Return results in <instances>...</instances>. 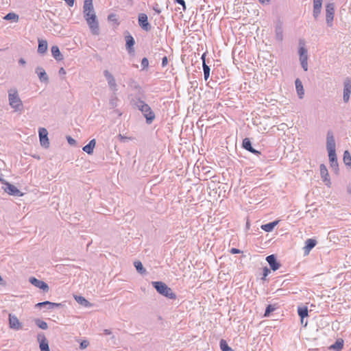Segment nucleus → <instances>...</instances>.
<instances>
[{
  "label": "nucleus",
  "mask_w": 351,
  "mask_h": 351,
  "mask_svg": "<svg viewBox=\"0 0 351 351\" xmlns=\"http://www.w3.org/2000/svg\"><path fill=\"white\" fill-rule=\"evenodd\" d=\"M83 14L92 34L98 35L99 33V22L94 10L93 0H84Z\"/></svg>",
  "instance_id": "nucleus-1"
},
{
  "label": "nucleus",
  "mask_w": 351,
  "mask_h": 351,
  "mask_svg": "<svg viewBox=\"0 0 351 351\" xmlns=\"http://www.w3.org/2000/svg\"><path fill=\"white\" fill-rule=\"evenodd\" d=\"M326 149L328 152L330 165L335 173L339 171V165L336 155V143L333 133L331 131L327 132Z\"/></svg>",
  "instance_id": "nucleus-2"
},
{
  "label": "nucleus",
  "mask_w": 351,
  "mask_h": 351,
  "mask_svg": "<svg viewBox=\"0 0 351 351\" xmlns=\"http://www.w3.org/2000/svg\"><path fill=\"white\" fill-rule=\"evenodd\" d=\"M131 104L142 112L147 124H151L153 122L155 119V114L150 106L143 100L141 98H134L132 99Z\"/></svg>",
  "instance_id": "nucleus-3"
},
{
  "label": "nucleus",
  "mask_w": 351,
  "mask_h": 351,
  "mask_svg": "<svg viewBox=\"0 0 351 351\" xmlns=\"http://www.w3.org/2000/svg\"><path fill=\"white\" fill-rule=\"evenodd\" d=\"M152 285L157 292L162 295L171 300L176 299V294L173 292L171 289L169 288L165 282L161 281H153L152 282Z\"/></svg>",
  "instance_id": "nucleus-4"
},
{
  "label": "nucleus",
  "mask_w": 351,
  "mask_h": 351,
  "mask_svg": "<svg viewBox=\"0 0 351 351\" xmlns=\"http://www.w3.org/2000/svg\"><path fill=\"white\" fill-rule=\"evenodd\" d=\"M8 100L9 104L14 111H21L23 109V102L19 97L16 89H10L8 90Z\"/></svg>",
  "instance_id": "nucleus-5"
},
{
  "label": "nucleus",
  "mask_w": 351,
  "mask_h": 351,
  "mask_svg": "<svg viewBox=\"0 0 351 351\" xmlns=\"http://www.w3.org/2000/svg\"><path fill=\"white\" fill-rule=\"evenodd\" d=\"M326 22L328 27L333 25L335 16V5L333 3H328L326 5Z\"/></svg>",
  "instance_id": "nucleus-6"
},
{
  "label": "nucleus",
  "mask_w": 351,
  "mask_h": 351,
  "mask_svg": "<svg viewBox=\"0 0 351 351\" xmlns=\"http://www.w3.org/2000/svg\"><path fill=\"white\" fill-rule=\"evenodd\" d=\"M104 75L107 81L108 86L110 88V90L113 92H117L118 85L117 84L116 80L113 75L108 70L104 71Z\"/></svg>",
  "instance_id": "nucleus-7"
},
{
  "label": "nucleus",
  "mask_w": 351,
  "mask_h": 351,
  "mask_svg": "<svg viewBox=\"0 0 351 351\" xmlns=\"http://www.w3.org/2000/svg\"><path fill=\"white\" fill-rule=\"evenodd\" d=\"M138 22L139 26L146 32H149L152 29L150 23L148 22L147 16L145 13H141L138 16Z\"/></svg>",
  "instance_id": "nucleus-8"
},
{
  "label": "nucleus",
  "mask_w": 351,
  "mask_h": 351,
  "mask_svg": "<svg viewBox=\"0 0 351 351\" xmlns=\"http://www.w3.org/2000/svg\"><path fill=\"white\" fill-rule=\"evenodd\" d=\"M4 184V191L9 195L17 197H21L23 195V193L21 192V191L18 189L17 187H16L14 185L8 182H5Z\"/></svg>",
  "instance_id": "nucleus-9"
},
{
  "label": "nucleus",
  "mask_w": 351,
  "mask_h": 351,
  "mask_svg": "<svg viewBox=\"0 0 351 351\" xmlns=\"http://www.w3.org/2000/svg\"><path fill=\"white\" fill-rule=\"evenodd\" d=\"M40 143V145L44 147H48L49 145V138H48V132L47 129L44 128H39L38 130Z\"/></svg>",
  "instance_id": "nucleus-10"
},
{
  "label": "nucleus",
  "mask_w": 351,
  "mask_h": 351,
  "mask_svg": "<svg viewBox=\"0 0 351 351\" xmlns=\"http://www.w3.org/2000/svg\"><path fill=\"white\" fill-rule=\"evenodd\" d=\"M351 93V81L349 78H346L343 82V99L345 103H348L350 99Z\"/></svg>",
  "instance_id": "nucleus-11"
},
{
  "label": "nucleus",
  "mask_w": 351,
  "mask_h": 351,
  "mask_svg": "<svg viewBox=\"0 0 351 351\" xmlns=\"http://www.w3.org/2000/svg\"><path fill=\"white\" fill-rule=\"evenodd\" d=\"M29 280L32 285L39 288L45 292H47L49 289L48 285L45 282L38 280L35 277H31Z\"/></svg>",
  "instance_id": "nucleus-12"
},
{
  "label": "nucleus",
  "mask_w": 351,
  "mask_h": 351,
  "mask_svg": "<svg viewBox=\"0 0 351 351\" xmlns=\"http://www.w3.org/2000/svg\"><path fill=\"white\" fill-rule=\"evenodd\" d=\"M323 0H313V16L315 20H317L322 11Z\"/></svg>",
  "instance_id": "nucleus-13"
},
{
  "label": "nucleus",
  "mask_w": 351,
  "mask_h": 351,
  "mask_svg": "<svg viewBox=\"0 0 351 351\" xmlns=\"http://www.w3.org/2000/svg\"><path fill=\"white\" fill-rule=\"evenodd\" d=\"M38 341L40 343V351H50L48 341L44 334L38 335Z\"/></svg>",
  "instance_id": "nucleus-14"
},
{
  "label": "nucleus",
  "mask_w": 351,
  "mask_h": 351,
  "mask_svg": "<svg viewBox=\"0 0 351 351\" xmlns=\"http://www.w3.org/2000/svg\"><path fill=\"white\" fill-rule=\"evenodd\" d=\"M266 261L273 271H276L279 269L280 264L277 261L276 257L274 254L267 256L266 257Z\"/></svg>",
  "instance_id": "nucleus-15"
},
{
  "label": "nucleus",
  "mask_w": 351,
  "mask_h": 351,
  "mask_svg": "<svg viewBox=\"0 0 351 351\" xmlns=\"http://www.w3.org/2000/svg\"><path fill=\"white\" fill-rule=\"evenodd\" d=\"M9 324L10 327L14 330H20L22 328L17 317L12 314L9 315Z\"/></svg>",
  "instance_id": "nucleus-16"
},
{
  "label": "nucleus",
  "mask_w": 351,
  "mask_h": 351,
  "mask_svg": "<svg viewBox=\"0 0 351 351\" xmlns=\"http://www.w3.org/2000/svg\"><path fill=\"white\" fill-rule=\"evenodd\" d=\"M35 72L38 75L39 80L41 82H43L45 84H47L49 82L48 75L43 67H40V66L36 67Z\"/></svg>",
  "instance_id": "nucleus-17"
},
{
  "label": "nucleus",
  "mask_w": 351,
  "mask_h": 351,
  "mask_svg": "<svg viewBox=\"0 0 351 351\" xmlns=\"http://www.w3.org/2000/svg\"><path fill=\"white\" fill-rule=\"evenodd\" d=\"M62 304L60 303H55V302H51L49 301H45V302H39V303L36 304V307L45 308L47 310H51L56 307H59Z\"/></svg>",
  "instance_id": "nucleus-18"
},
{
  "label": "nucleus",
  "mask_w": 351,
  "mask_h": 351,
  "mask_svg": "<svg viewBox=\"0 0 351 351\" xmlns=\"http://www.w3.org/2000/svg\"><path fill=\"white\" fill-rule=\"evenodd\" d=\"M125 43H126L125 47H126V49L128 50V53H134V49L133 47L135 44V40H134V38L130 34H128V36H125Z\"/></svg>",
  "instance_id": "nucleus-19"
},
{
  "label": "nucleus",
  "mask_w": 351,
  "mask_h": 351,
  "mask_svg": "<svg viewBox=\"0 0 351 351\" xmlns=\"http://www.w3.org/2000/svg\"><path fill=\"white\" fill-rule=\"evenodd\" d=\"M317 241L313 239H308L305 241V246L304 247V254L307 255L310 251L316 245Z\"/></svg>",
  "instance_id": "nucleus-20"
},
{
  "label": "nucleus",
  "mask_w": 351,
  "mask_h": 351,
  "mask_svg": "<svg viewBox=\"0 0 351 351\" xmlns=\"http://www.w3.org/2000/svg\"><path fill=\"white\" fill-rule=\"evenodd\" d=\"M275 34L276 39L279 42H282L283 40V29L280 22H278L275 25Z\"/></svg>",
  "instance_id": "nucleus-21"
},
{
  "label": "nucleus",
  "mask_w": 351,
  "mask_h": 351,
  "mask_svg": "<svg viewBox=\"0 0 351 351\" xmlns=\"http://www.w3.org/2000/svg\"><path fill=\"white\" fill-rule=\"evenodd\" d=\"M299 44H300V47L298 49V53L300 56V60H303L304 58V60L308 59L307 50L304 47V41L300 40Z\"/></svg>",
  "instance_id": "nucleus-22"
},
{
  "label": "nucleus",
  "mask_w": 351,
  "mask_h": 351,
  "mask_svg": "<svg viewBox=\"0 0 351 351\" xmlns=\"http://www.w3.org/2000/svg\"><path fill=\"white\" fill-rule=\"evenodd\" d=\"M52 56L58 61L62 60L64 58L63 55L61 53L59 47L57 45H53L51 49Z\"/></svg>",
  "instance_id": "nucleus-23"
},
{
  "label": "nucleus",
  "mask_w": 351,
  "mask_h": 351,
  "mask_svg": "<svg viewBox=\"0 0 351 351\" xmlns=\"http://www.w3.org/2000/svg\"><path fill=\"white\" fill-rule=\"evenodd\" d=\"M298 314L301 319V324H303L304 318L308 316V311L307 306H298Z\"/></svg>",
  "instance_id": "nucleus-24"
},
{
  "label": "nucleus",
  "mask_w": 351,
  "mask_h": 351,
  "mask_svg": "<svg viewBox=\"0 0 351 351\" xmlns=\"http://www.w3.org/2000/svg\"><path fill=\"white\" fill-rule=\"evenodd\" d=\"M119 99L117 97V92H113L109 98V108H115L118 106Z\"/></svg>",
  "instance_id": "nucleus-25"
},
{
  "label": "nucleus",
  "mask_w": 351,
  "mask_h": 351,
  "mask_svg": "<svg viewBox=\"0 0 351 351\" xmlns=\"http://www.w3.org/2000/svg\"><path fill=\"white\" fill-rule=\"evenodd\" d=\"M96 145L95 139H92L89 143L83 147L82 150L88 154H92L93 153L94 148Z\"/></svg>",
  "instance_id": "nucleus-26"
},
{
  "label": "nucleus",
  "mask_w": 351,
  "mask_h": 351,
  "mask_svg": "<svg viewBox=\"0 0 351 351\" xmlns=\"http://www.w3.org/2000/svg\"><path fill=\"white\" fill-rule=\"evenodd\" d=\"M295 88H296L297 93H298L299 98L300 99L303 98L304 95V90L302 82L300 81V79H296V80L295 82Z\"/></svg>",
  "instance_id": "nucleus-27"
},
{
  "label": "nucleus",
  "mask_w": 351,
  "mask_h": 351,
  "mask_svg": "<svg viewBox=\"0 0 351 351\" xmlns=\"http://www.w3.org/2000/svg\"><path fill=\"white\" fill-rule=\"evenodd\" d=\"M279 221L276 220L271 222H269L266 224H263L261 226V229L267 232H271L274 228L278 224Z\"/></svg>",
  "instance_id": "nucleus-28"
},
{
  "label": "nucleus",
  "mask_w": 351,
  "mask_h": 351,
  "mask_svg": "<svg viewBox=\"0 0 351 351\" xmlns=\"http://www.w3.org/2000/svg\"><path fill=\"white\" fill-rule=\"evenodd\" d=\"M48 45L46 40L38 39V53L44 54L47 50Z\"/></svg>",
  "instance_id": "nucleus-29"
},
{
  "label": "nucleus",
  "mask_w": 351,
  "mask_h": 351,
  "mask_svg": "<svg viewBox=\"0 0 351 351\" xmlns=\"http://www.w3.org/2000/svg\"><path fill=\"white\" fill-rule=\"evenodd\" d=\"M319 170L321 177L323 179L324 182H330L329 175L326 167L324 164H322L319 167Z\"/></svg>",
  "instance_id": "nucleus-30"
},
{
  "label": "nucleus",
  "mask_w": 351,
  "mask_h": 351,
  "mask_svg": "<svg viewBox=\"0 0 351 351\" xmlns=\"http://www.w3.org/2000/svg\"><path fill=\"white\" fill-rule=\"evenodd\" d=\"M75 300L76 302L84 307H91L92 304L88 301L85 298L81 295H75Z\"/></svg>",
  "instance_id": "nucleus-31"
},
{
  "label": "nucleus",
  "mask_w": 351,
  "mask_h": 351,
  "mask_svg": "<svg viewBox=\"0 0 351 351\" xmlns=\"http://www.w3.org/2000/svg\"><path fill=\"white\" fill-rule=\"evenodd\" d=\"M202 59L203 61V71H204V77L205 80H207L210 76V69L209 66H208L205 62V53L202 56Z\"/></svg>",
  "instance_id": "nucleus-32"
},
{
  "label": "nucleus",
  "mask_w": 351,
  "mask_h": 351,
  "mask_svg": "<svg viewBox=\"0 0 351 351\" xmlns=\"http://www.w3.org/2000/svg\"><path fill=\"white\" fill-rule=\"evenodd\" d=\"M343 346V340L341 339H337L335 343L330 346V350H335L336 351H340Z\"/></svg>",
  "instance_id": "nucleus-33"
},
{
  "label": "nucleus",
  "mask_w": 351,
  "mask_h": 351,
  "mask_svg": "<svg viewBox=\"0 0 351 351\" xmlns=\"http://www.w3.org/2000/svg\"><path fill=\"white\" fill-rule=\"evenodd\" d=\"M134 267L136 271L141 274H145L146 273V269L144 268L142 263L141 261H135L134 263Z\"/></svg>",
  "instance_id": "nucleus-34"
},
{
  "label": "nucleus",
  "mask_w": 351,
  "mask_h": 351,
  "mask_svg": "<svg viewBox=\"0 0 351 351\" xmlns=\"http://www.w3.org/2000/svg\"><path fill=\"white\" fill-rule=\"evenodd\" d=\"M343 160L346 166L351 167V155L348 150L344 152Z\"/></svg>",
  "instance_id": "nucleus-35"
},
{
  "label": "nucleus",
  "mask_w": 351,
  "mask_h": 351,
  "mask_svg": "<svg viewBox=\"0 0 351 351\" xmlns=\"http://www.w3.org/2000/svg\"><path fill=\"white\" fill-rule=\"evenodd\" d=\"M219 346L222 351H234L228 344L225 339H221Z\"/></svg>",
  "instance_id": "nucleus-36"
},
{
  "label": "nucleus",
  "mask_w": 351,
  "mask_h": 351,
  "mask_svg": "<svg viewBox=\"0 0 351 351\" xmlns=\"http://www.w3.org/2000/svg\"><path fill=\"white\" fill-rule=\"evenodd\" d=\"M242 147L248 152L252 150V145L250 140L248 138H245L243 141Z\"/></svg>",
  "instance_id": "nucleus-37"
},
{
  "label": "nucleus",
  "mask_w": 351,
  "mask_h": 351,
  "mask_svg": "<svg viewBox=\"0 0 351 351\" xmlns=\"http://www.w3.org/2000/svg\"><path fill=\"white\" fill-rule=\"evenodd\" d=\"M5 20H8V21H18L19 20V15H17L16 14L14 13V12H10L8 14H7L4 18H3Z\"/></svg>",
  "instance_id": "nucleus-38"
},
{
  "label": "nucleus",
  "mask_w": 351,
  "mask_h": 351,
  "mask_svg": "<svg viewBox=\"0 0 351 351\" xmlns=\"http://www.w3.org/2000/svg\"><path fill=\"white\" fill-rule=\"evenodd\" d=\"M35 324H36V326L38 328H40L43 330H46L48 328V325H47V322L40 319H36L35 320Z\"/></svg>",
  "instance_id": "nucleus-39"
},
{
  "label": "nucleus",
  "mask_w": 351,
  "mask_h": 351,
  "mask_svg": "<svg viewBox=\"0 0 351 351\" xmlns=\"http://www.w3.org/2000/svg\"><path fill=\"white\" fill-rule=\"evenodd\" d=\"M276 307L274 305H272V304H269L267 305V306L266 307V309H265V314H264V317H269L270 313L273 311H274L276 310Z\"/></svg>",
  "instance_id": "nucleus-40"
},
{
  "label": "nucleus",
  "mask_w": 351,
  "mask_h": 351,
  "mask_svg": "<svg viewBox=\"0 0 351 351\" xmlns=\"http://www.w3.org/2000/svg\"><path fill=\"white\" fill-rule=\"evenodd\" d=\"M108 20L110 21H112V22H114V23L116 24H119V22H118V19L117 18V15L115 14H110L108 16Z\"/></svg>",
  "instance_id": "nucleus-41"
},
{
  "label": "nucleus",
  "mask_w": 351,
  "mask_h": 351,
  "mask_svg": "<svg viewBox=\"0 0 351 351\" xmlns=\"http://www.w3.org/2000/svg\"><path fill=\"white\" fill-rule=\"evenodd\" d=\"M149 66V60L147 58H143L141 60L142 70L146 69Z\"/></svg>",
  "instance_id": "nucleus-42"
},
{
  "label": "nucleus",
  "mask_w": 351,
  "mask_h": 351,
  "mask_svg": "<svg viewBox=\"0 0 351 351\" xmlns=\"http://www.w3.org/2000/svg\"><path fill=\"white\" fill-rule=\"evenodd\" d=\"M130 86L132 87V89L140 90L141 89V87L140 85L136 82L134 80H131V84Z\"/></svg>",
  "instance_id": "nucleus-43"
},
{
  "label": "nucleus",
  "mask_w": 351,
  "mask_h": 351,
  "mask_svg": "<svg viewBox=\"0 0 351 351\" xmlns=\"http://www.w3.org/2000/svg\"><path fill=\"white\" fill-rule=\"evenodd\" d=\"M301 63V66L304 71H306L308 70V59L300 60Z\"/></svg>",
  "instance_id": "nucleus-44"
},
{
  "label": "nucleus",
  "mask_w": 351,
  "mask_h": 351,
  "mask_svg": "<svg viewBox=\"0 0 351 351\" xmlns=\"http://www.w3.org/2000/svg\"><path fill=\"white\" fill-rule=\"evenodd\" d=\"M88 344H89V343L88 341L84 340L80 343V348L85 349L88 347Z\"/></svg>",
  "instance_id": "nucleus-45"
},
{
  "label": "nucleus",
  "mask_w": 351,
  "mask_h": 351,
  "mask_svg": "<svg viewBox=\"0 0 351 351\" xmlns=\"http://www.w3.org/2000/svg\"><path fill=\"white\" fill-rule=\"evenodd\" d=\"M153 10L155 11L156 13L157 14H160L161 13V10L160 8H159V5L158 3H155L154 5H153Z\"/></svg>",
  "instance_id": "nucleus-46"
},
{
  "label": "nucleus",
  "mask_w": 351,
  "mask_h": 351,
  "mask_svg": "<svg viewBox=\"0 0 351 351\" xmlns=\"http://www.w3.org/2000/svg\"><path fill=\"white\" fill-rule=\"evenodd\" d=\"M176 3L181 5L183 8V10L185 11L186 10V4L185 1L184 0H175Z\"/></svg>",
  "instance_id": "nucleus-47"
},
{
  "label": "nucleus",
  "mask_w": 351,
  "mask_h": 351,
  "mask_svg": "<svg viewBox=\"0 0 351 351\" xmlns=\"http://www.w3.org/2000/svg\"><path fill=\"white\" fill-rule=\"evenodd\" d=\"M168 60L167 56H164L162 59V66L165 67L167 65Z\"/></svg>",
  "instance_id": "nucleus-48"
},
{
  "label": "nucleus",
  "mask_w": 351,
  "mask_h": 351,
  "mask_svg": "<svg viewBox=\"0 0 351 351\" xmlns=\"http://www.w3.org/2000/svg\"><path fill=\"white\" fill-rule=\"evenodd\" d=\"M241 252H242L240 250L237 249V248H232L230 250V253L232 254H240Z\"/></svg>",
  "instance_id": "nucleus-49"
},
{
  "label": "nucleus",
  "mask_w": 351,
  "mask_h": 351,
  "mask_svg": "<svg viewBox=\"0 0 351 351\" xmlns=\"http://www.w3.org/2000/svg\"><path fill=\"white\" fill-rule=\"evenodd\" d=\"M269 273H270V270L267 267H265L263 269V276L264 277L267 276Z\"/></svg>",
  "instance_id": "nucleus-50"
},
{
  "label": "nucleus",
  "mask_w": 351,
  "mask_h": 351,
  "mask_svg": "<svg viewBox=\"0 0 351 351\" xmlns=\"http://www.w3.org/2000/svg\"><path fill=\"white\" fill-rule=\"evenodd\" d=\"M66 138H67L68 143L70 145H74L75 143V141L73 138H71V136H68Z\"/></svg>",
  "instance_id": "nucleus-51"
},
{
  "label": "nucleus",
  "mask_w": 351,
  "mask_h": 351,
  "mask_svg": "<svg viewBox=\"0 0 351 351\" xmlns=\"http://www.w3.org/2000/svg\"><path fill=\"white\" fill-rule=\"evenodd\" d=\"M250 152H251L252 154H256V155H260L261 154V152L259 151L254 149L253 147H252V150L251 149Z\"/></svg>",
  "instance_id": "nucleus-52"
},
{
  "label": "nucleus",
  "mask_w": 351,
  "mask_h": 351,
  "mask_svg": "<svg viewBox=\"0 0 351 351\" xmlns=\"http://www.w3.org/2000/svg\"><path fill=\"white\" fill-rule=\"evenodd\" d=\"M263 4H268L270 0H258Z\"/></svg>",
  "instance_id": "nucleus-53"
},
{
  "label": "nucleus",
  "mask_w": 351,
  "mask_h": 351,
  "mask_svg": "<svg viewBox=\"0 0 351 351\" xmlns=\"http://www.w3.org/2000/svg\"><path fill=\"white\" fill-rule=\"evenodd\" d=\"M19 63L22 65H24L26 63V62L23 58H20L19 60Z\"/></svg>",
  "instance_id": "nucleus-54"
},
{
  "label": "nucleus",
  "mask_w": 351,
  "mask_h": 351,
  "mask_svg": "<svg viewBox=\"0 0 351 351\" xmlns=\"http://www.w3.org/2000/svg\"><path fill=\"white\" fill-rule=\"evenodd\" d=\"M59 73L60 74H65L66 73L65 70L63 68H60V69L59 70Z\"/></svg>",
  "instance_id": "nucleus-55"
},
{
  "label": "nucleus",
  "mask_w": 351,
  "mask_h": 351,
  "mask_svg": "<svg viewBox=\"0 0 351 351\" xmlns=\"http://www.w3.org/2000/svg\"><path fill=\"white\" fill-rule=\"evenodd\" d=\"M104 334H105V335H110V334H111L110 330H108V329H105V330H104Z\"/></svg>",
  "instance_id": "nucleus-56"
},
{
  "label": "nucleus",
  "mask_w": 351,
  "mask_h": 351,
  "mask_svg": "<svg viewBox=\"0 0 351 351\" xmlns=\"http://www.w3.org/2000/svg\"><path fill=\"white\" fill-rule=\"evenodd\" d=\"M120 137L122 138V139H124V137L122 136L121 135H120Z\"/></svg>",
  "instance_id": "nucleus-57"
},
{
  "label": "nucleus",
  "mask_w": 351,
  "mask_h": 351,
  "mask_svg": "<svg viewBox=\"0 0 351 351\" xmlns=\"http://www.w3.org/2000/svg\"><path fill=\"white\" fill-rule=\"evenodd\" d=\"M306 325H307V322H306L304 323V326H306Z\"/></svg>",
  "instance_id": "nucleus-58"
},
{
  "label": "nucleus",
  "mask_w": 351,
  "mask_h": 351,
  "mask_svg": "<svg viewBox=\"0 0 351 351\" xmlns=\"http://www.w3.org/2000/svg\"><path fill=\"white\" fill-rule=\"evenodd\" d=\"M348 192L351 193V189H349Z\"/></svg>",
  "instance_id": "nucleus-59"
}]
</instances>
